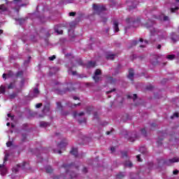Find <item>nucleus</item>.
I'll use <instances>...</instances> for the list:
<instances>
[{
	"instance_id": "obj_1",
	"label": "nucleus",
	"mask_w": 179,
	"mask_h": 179,
	"mask_svg": "<svg viewBox=\"0 0 179 179\" xmlns=\"http://www.w3.org/2000/svg\"><path fill=\"white\" fill-rule=\"evenodd\" d=\"M126 23L128 24V27H125V30H128L129 27H138L141 23V18L127 17L126 18Z\"/></svg>"
},
{
	"instance_id": "obj_2",
	"label": "nucleus",
	"mask_w": 179,
	"mask_h": 179,
	"mask_svg": "<svg viewBox=\"0 0 179 179\" xmlns=\"http://www.w3.org/2000/svg\"><path fill=\"white\" fill-rule=\"evenodd\" d=\"M62 167L66 169V174L70 176V178H75L78 175L76 173L72 171L73 170V166H72V164H64Z\"/></svg>"
},
{
	"instance_id": "obj_3",
	"label": "nucleus",
	"mask_w": 179,
	"mask_h": 179,
	"mask_svg": "<svg viewBox=\"0 0 179 179\" xmlns=\"http://www.w3.org/2000/svg\"><path fill=\"white\" fill-rule=\"evenodd\" d=\"M9 158V155L8 154H6L3 158V164H0V173L1 176H6L8 169H6V167H5V163H6V162H8V159Z\"/></svg>"
},
{
	"instance_id": "obj_4",
	"label": "nucleus",
	"mask_w": 179,
	"mask_h": 179,
	"mask_svg": "<svg viewBox=\"0 0 179 179\" xmlns=\"http://www.w3.org/2000/svg\"><path fill=\"white\" fill-rule=\"evenodd\" d=\"M93 9L96 15H101V12H104V10H106V6L93 4Z\"/></svg>"
},
{
	"instance_id": "obj_5",
	"label": "nucleus",
	"mask_w": 179,
	"mask_h": 179,
	"mask_svg": "<svg viewBox=\"0 0 179 179\" xmlns=\"http://www.w3.org/2000/svg\"><path fill=\"white\" fill-rule=\"evenodd\" d=\"M179 159L177 157H174L172 159H166L164 161V164H166V166H171L173 163H178Z\"/></svg>"
},
{
	"instance_id": "obj_6",
	"label": "nucleus",
	"mask_w": 179,
	"mask_h": 179,
	"mask_svg": "<svg viewBox=\"0 0 179 179\" xmlns=\"http://www.w3.org/2000/svg\"><path fill=\"white\" fill-rule=\"evenodd\" d=\"M75 90V88L73 87V84L71 83L67 84V88L64 91H60L59 92V94H64L65 92H73Z\"/></svg>"
},
{
	"instance_id": "obj_7",
	"label": "nucleus",
	"mask_w": 179,
	"mask_h": 179,
	"mask_svg": "<svg viewBox=\"0 0 179 179\" xmlns=\"http://www.w3.org/2000/svg\"><path fill=\"white\" fill-rule=\"evenodd\" d=\"M127 135L129 136V138H128V141H129V142H135V139L138 138V134H136V131L129 133Z\"/></svg>"
},
{
	"instance_id": "obj_8",
	"label": "nucleus",
	"mask_w": 179,
	"mask_h": 179,
	"mask_svg": "<svg viewBox=\"0 0 179 179\" xmlns=\"http://www.w3.org/2000/svg\"><path fill=\"white\" fill-rule=\"evenodd\" d=\"M17 2H22V0H13L12 3H14V5L15 6V7L13 8V9L14 10H15V12H17V13H19L20 10V6H19V5H17Z\"/></svg>"
},
{
	"instance_id": "obj_9",
	"label": "nucleus",
	"mask_w": 179,
	"mask_h": 179,
	"mask_svg": "<svg viewBox=\"0 0 179 179\" xmlns=\"http://www.w3.org/2000/svg\"><path fill=\"white\" fill-rule=\"evenodd\" d=\"M171 40H172L173 43H177L179 41V34H177L176 32H173L171 34Z\"/></svg>"
},
{
	"instance_id": "obj_10",
	"label": "nucleus",
	"mask_w": 179,
	"mask_h": 179,
	"mask_svg": "<svg viewBox=\"0 0 179 179\" xmlns=\"http://www.w3.org/2000/svg\"><path fill=\"white\" fill-rule=\"evenodd\" d=\"M134 75H135V73H134L133 69H130L129 70V75L127 76L128 78L130 79V80H134Z\"/></svg>"
},
{
	"instance_id": "obj_11",
	"label": "nucleus",
	"mask_w": 179,
	"mask_h": 179,
	"mask_svg": "<svg viewBox=\"0 0 179 179\" xmlns=\"http://www.w3.org/2000/svg\"><path fill=\"white\" fill-rule=\"evenodd\" d=\"M146 27L147 29H150L151 36H156V34H157V31H156V29H155L154 27L148 26H146Z\"/></svg>"
},
{
	"instance_id": "obj_12",
	"label": "nucleus",
	"mask_w": 179,
	"mask_h": 179,
	"mask_svg": "<svg viewBox=\"0 0 179 179\" xmlns=\"http://www.w3.org/2000/svg\"><path fill=\"white\" fill-rule=\"evenodd\" d=\"M86 66L88 69H90V68H94V66H96V62L90 61L86 64Z\"/></svg>"
},
{
	"instance_id": "obj_13",
	"label": "nucleus",
	"mask_w": 179,
	"mask_h": 179,
	"mask_svg": "<svg viewBox=\"0 0 179 179\" xmlns=\"http://www.w3.org/2000/svg\"><path fill=\"white\" fill-rule=\"evenodd\" d=\"M113 29H114L115 33H118V31H120V28L118 27V22L116 20L113 21Z\"/></svg>"
},
{
	"instance_id": "obj_14",
	"label": "nucleus",
	"mask_w": 179,
	"mask_h": 179,
	"mask_svg": "<svg viewBox=\"0 0 179 179\" xmlns=\"http://www.w3.org/2000/svg\"><path fill=\"white\" fill-rule=\"evenodd\" d=\"M68 143L66 142L62 141L60 142V143L58 144V148L59 149L65 150V148L66 147Z\"/></svg>"
},
{
	"instance_id": "obj_15",
	"label": "nucleus",
	"mask_w": 179,
	"mask_h": 179,
	"mask_svg": "<svg viewBox=\"0 0 179 179\" xmlns=\"http://www.w3.org/2000/svg\"><path fill=\"white\" fill-rule=\"evenodd\" d=\"M70 153L71 155H73L74 157H78V148H72Z\"/></svg>"
},
{
	"instance_id": "obj_16",
	"label": "nucleus",
	"mask_w": 179,
	"mask_h": 179,
	"mask_svg": "<svg viewBox=\"0 0 179 179\" xmlns=\"http://www.w3.org/2000/svg\"><path fill=\"white\" fill-rule=\"evenodd\" d=\"M26 166H29V163L27 162H23L22 164H17V167L21 168L22 170L26 169Z\"/></svg>"
},
{
	"instance_id": "obj_17",
	"label": "nucleus",
	"mask_w": 179,
	"mask_h": 179,
	"mask_svg": "<svg viewBox=\"0 0 179 179\" xmlns=\"http://www.w3.org/2000/svg\"><path fill=\"white\" fill-rule=\"evenodd\" d=\"M116 55H115V54H108V55H106V59H111L112 61H114Z\"/></svg>"
},
{
	"instance_id": "obj_18",
	"label": "nucleus",
	"mask_w": 179,
	"mask_h": 179,
	"mask_svg": "<svg viewBox=\"0 0 179 179\" xmlns=\"http://www.w3.org/2000/svg\"><path fill=\"white\" fill-rule=\"evenodd\" d=\"M124 167H129V169H131V167H132L134 166V164H132V162H131V161L128 160V161L124 162Z\"/></svg>"
},
{
	"instance_id": "obj_19",
	"label": "nucleus",
	"mask_w": 179,
	"mask_h": 179,
	"mask_svg": "<svg viewBox=\"0 0 179 179\" xmlns=\"http://www.w3.org/2000/svg\"><path fill=\"white\" fill-rule=\"evenodd\" d=\"M15 87H16V80H14L13 82H11L9 83V85L8 86V89H9V90L15 89Z\"/></svg>"
},
{
	"instance_id": "obj_20",
	"label": "nucleus",
	"mask_w": 179,
	"mask_h": 179,
	"mask_svg": "<svg viewBox=\"0 0 179 179\" xmlns=\"http://www.w3.org/2000/svg\"><path fill=\"white\" fill-rule=\"evenodd\" d=\"M8 10V8H6V6L5 4L0 5V13H2V12H6Z\"/></svg>"
},
{
	"instance_id": "obj_21",
	"label": "nucleus",
	"mask_w": 179,
	"mask_h": 179,
	"mask_svg": "<svg viewBox=\"0 0 179 179\" xmlns=\"http://www.w3.org/2000/svg\"><path fill=\"white\" fill-rule=\"evenodd\" d=\"M139 152H141V153H142L143 155L148 154V151L146 150V148H145V147H141L139 148Z\"/></svg>"
},
{
	"instance_id": "obj_22",
	"label": "nucleus",
	"mask_w": 179,
	"mask_h": 179,
	"mask_svg": "<svg viewBox=\"0 0 179 179\" xmlns=\"http://www.w3.org/2000/svg\"><path fill=\"white\" fill-rule=\"evenodd\" d=\"M164 138L163 137H159L158 138V141H157V143L158 145V146H162V145H163V140Z\"/></svg>"
},
{
	"instance_id": "obj_23",
	"label": "nucleus",
	"mask_w": 179,
	"mask_h": 179,
	"mask_svg": "<svg viewBox=\"0 0 179 179\" xmlns=\"http://www.w3.org/2000/svg\"><path fill=\"white\" fill-rule=\"evenodd\" d=\"M23 71H19L15 73V78H21L23 76Z\"/></svg>"
},
{
	"instance_id": "obj_24",
	"label": "nucleus",
	"mask_w": 179,
	"mask_h": 179,
	"mask_svg": "<svg viewBox=\"0 0 179 179\" xmlns=\"http://www.w3.org/2000/svg\"><path fill=\"white\" fill-rule=\"evenodd\" d=\"M54 170L52 169V167H51L50 166H48L45 167V171L46 173H52Z\"/></svg>"
},
{
	"instance_id": "obj_25",
	"label": "nucleus",
	"mask_w": 179,
	"mask_h": 179,
	"mask_svg": "<svg viewBox=\"0 0 179 179\" xmlns=\"http://www.w3.org/2000/svg\"><path fill=\"white\" fill-rule=\"evenodd\" d=\"M116 80H115V79L113 78V77H108V82L109 83H111V84L115 83Z\"/></svg>"
},
{
	"instance_id": "obj_26",
	"label": "nucleus",
	"mask_w": 179,
	"mask_h": 179,
	"mask_svg": "<svg viewBox=\"0 0 179 179\" xmlns=\"http://www.w3.org/2000/svg\"><path fill=\"white\" fill-rule=\"evenodd\" d=\"M15 20L17 22H20V24H22V23H24V22H26V19L24 18H15Z\"/></svg>"
},
{
	"instance_id": "obj_27",
	"label": "nucleus",
	"mask_w": 179,
	"mask_h": 179,
	"mask_svg": "<svg viewBox=\"0 0 179 179\" xmlns=\"http://www.w3.org/2000/svg\"><path fill=\"white\" fill-rule=\"evenodd\" d=\"M124 176H125L124 175V173L122 172H120L117 175H116V178L121 179V178H124Z\"/></svg>"
},
{
	"instance_id": "obj_28",
	"label": "nucleus",
	"mask_w": 179,
	"mask_h": 179,
	"mask_svg": "<svg viewBox=\"0 0 179 179\" xmlns=\"http://www.w3.org/2000/svg\"><path fill=\"white\" fill-rule=\"evenodd\" d=\"M48 125H49L48 122H41V123H40V127H43V128H47V127H48Z\"/></svg>"
},
{
	"instance_id": "obj_29",
	"label": "nucleus",
	"mask_w": 179,
	"mask_h": 179,
	"mask_svg": "<svg viewBox=\"0 0 179 179\" xmlns=\"http://www.w3.org/2000/svg\"><path fill=\"white\" fill-rule=\"evenodd\" d=\"M57 107L58 110H59L60 111H62L63 106L61 102H57Z\"/></svg>"
},
{
	"instance_id": "obj_30",
	"label": "nucleus",
	"mask_w": 179,
	"mask_h": 179,
	"mask_svg": "<svg viewBox=\"0 0 179 179\" xmlns=\"http://www.w3.org/2000/svg\"><path fill=\"white\" fill-rule=\"evenodd\" d=\"M5 87L3 85H1L0 87V94H5Z\"/></svg>"
},
{
	"instance_id": "obj_31",
	"label": "nucleus",
	"mask_w": 179,
	"mask_h": 179,
	"mask_svg": "<svg viewBox=\"0 0 179 179\" xmlns=\"http://www.w3.org/2000/svg\"><path fill=\"white\" fill-rule=\"evenodd\" d=\"M167 59H170V61H173V59H174V58H176V55H169L166 57Z\"/></svg>"
},
{
	"instance_id": "obj_32",
	"label": "nucleus",
	"mask_w": 179,
	"mask_h": 179,
	"mask_svg": "<svg viewBox=\"0 0 179 179\" xmlns=\"http://www.w3.org/2000/svg\"><path fill=\"white\" fill-rule=\"evenodd\" d=\"M121 154L122 159H124V157H127V159H128V152L127 151L122 152Z\"/></svg>"
},
{
	"instance_id": "obj_33",
	"label": "nucleus",
	"mask_w": 179,
	"mask_h": 179,
	"mask_svg": "<svg viewBox=\"0 0 179 179\" xmlns=\"http://www.w3.org/2000/svg\"><path fill=\"white\" fill-rule=\"evenodd\" d=\"M17 96V94H16V93H13L9 95V99H10V100H13V99H15Z\"/></svg>"
},
{
	"instance_id": "obj_34",
	"label": "nucleus",
	"mask_w": 179,
	"mask_h": 179,
	"mask_svg": "<svg viewBox=\"0 0 179 179\" xmlns=\"http://www.w3.org/2000/svg\"><path fill=\"white\" fill-rule=\"evenodd\" d=\"M93 79L96 82V83H97V82H99V80H100V77H99V76L94 75L93 76Z\"/></svg>"
},
{
	"instance_id": "obj_35",
	"label": "nucleus",
	"mask_w": 179,
	"mask_h": 179,
	"mask_svg": "<svg viewBox=\"0 0 179 179\" xmlns=\"http://www.w3.org/2000/svg\"><path fill=\"white\" fill-rule=\"evenodd\" d=\"M94 75L98 76H99V75H101V70L97 69L94 72Z\"/></svg>"
},
{
	"instance_id": "obj_36",
	"label": "nucleus",
	"mask_w": 179,
	"mask_h": 179,
	"mask_svg": "<svg viewBox=\"0 0 179 179\" xmlns=\"http://www.w3.org/2000/svg\"><path fill=\"white\" fill-rule=\"evenodd\" d=\"M15 74L13 73V71H9L8 73H7V76H8V78H13V76Z\"/></svg>"
},
{
	"instance_id": "obj_37",
	"label": "nucleus",
	"mask_w": 179,
	"mask_h": 179,
	"mask_svg": "<svg viewBox=\"0 0 179 179\" xmlns=\"http://www.w3.org/2000/svg\"><path fill=\"white\" fill-rule=\"evenodd\" d=\"M22 142H25V141H26V139H27V135L25 134H22Z\"/></svg>"
},
{
	"instance_id": "obj_38",
	"label": "nucleus",
	"mask_w": 179,
	"mask_h": 179,
	"mask_svg": "<svg viewBox=\"0 0 179 179\" xmlns=\"http://www.w3.org/2000/svg\"><path fill=\"white\" fill-rule=\"evenodd\" d=\"M174 117H176V118H178V117H179L178 113H173V115L172 116H171V120H173Z\"/></svg>"
},
{
	"instance_id": "obj_39",
	"label": "nucleus",
	"mask_w": 179,
	"mask_h": 179,
	"mask_svg": "<svg viewBox=\"0 0 179 179\" xmlns=\"http://www.w3.org/2000/svg\"><path fill=\"white\" fill-rule=\"evenodd\" d=\"M40 91L38 90V88L36 87L34 89V94H39Z\"/></svg>"
},
{
	"instance_id": "obj_40",
	"label": "nucleus",
	"mask_w": 179,
	"mask_h": 179,
	"mask_svg": "<svg viewBox=\"0 0 179 179\" xmlns=\"http://www.w3.org/2000/svg\"><path fill=\"white\" fill-rule=\"evenodd\" d=\"M178 9H179V7L171 8V12L172 13H174V12H176V10H178Z\"/></svg>"
},
{
	"instance_id": "obj_41",
	"label": "nucleus",
	"mask_w": 179,
	"mask_h": 179,
	"mask_svg": "<svg viewBox=\"0 0 179 179\" xmlns=\"http://www.w3.org/2000/svg\"><path fill=\"white\" fill-rule=\"evenodd\" d=\"M141 132L142 135H143V136H146V129H141Z\"/></svg>"
},
{
	"instance_id": "obj_42",
	"label": "nucleus",
	"mask_w": 179,
	"mask_h": 179,
	"mask_svg": "<svg viewBox=\"0 0 179 179\" xmlns=\"http://www.w3.org/2000/svg\"><path fill=\"white\" fill-rule=\"evenodd\" d=\"M78 65H80V66H83L85 64H83V61H82V59H78L77 61Z\"/></svg>"
},
{
	"instance_id": "obj_43",
	"label": "nucleus",
	"mask_w": 179,
	"mask_h": 179,
	"mask_svg": "<svg viewBox=\"0 0 179 179\" xmlns=\"http://www.w3.org/2000/svg\"><path fill=\"white\" fill-rule=\"evenodd\" d=\"M24 86V78H22L20 81V87H23Z\"/></svg>"
},
{
	"instance_id": "obj_44",
	"label": "nucleus",
	"mask_w": 179,
	"mask_h": 179,
	"mask_svg": "<svg viewBox=\"0 0 179 179\" xmlns=\"http://www.w3.org/2000/svg\"><path fill=\"white\" fill-rule=\"evenodd\" d=\"M51 71H54L55 73H57V72H58L59 71V69H58V67H53Z\"/></svg>"
},
{
	"instance_id": "obj_45",
	"label": "nucleus",
	"mask_w": 179,
	"mask_h": 179,
	"mask_svg": "<svg viewBox=\"0 0 179 179\" xmlns=\"http://www.w3.org/2000/svg\"><path fill=\"white\" fill-rule=\"evenodd\" d=\"M78 122H79V124H83V122L86 123V118H84L83 120H78Z\"/></svg>"
},
{
	"instance_id": "obj_46",
	"label": "nucleus",
	"mask_w": 179,
	"mask_h": 179,
	"mask_svg": "<svg viewBox=\"0 0 179 179\" xmlns=\"http://www.w3.org/2000/svg\"><path fill=\"white\" fill-rule=\"evenodd\" d=\"M153 86L152 85H148L146 87L147 90H153Z\"/></svg>"
},
{
	"instance_id": "obj_47",
	"label": "nucleus",
	"mask_w": 179,
	"mask_h": 179,
	"mask_svg": "<svg viewBox=\"0 0 179 179\" xmlns=\"http://www.w3.org/2000/svg\"><path fill=\"white\" fill-rule=\"evenodd\" d=\"M57 57L55 55H52V57H49V60L54 61V59H55Z\"/></svg>"
},
{
	"instance_id": "obj_48",
	"label": "nucleus",
	"mask_w": 179,
	"mask_h": 179,
	"mask_svg": "<svg viewBox=\"0 0 179 179\" xmlns=\"http://www.w3.org/2000/svg\"><path fill=\"white\" fill-rule=\"evenodd\" d=\"M55 31H56V33H57V34H64L63 30L59 31L58 29H56Z\"/></svg>"
},
{
	"instance_id": "obj_49",
	"label": "nucleus",
	"mask_w": 179,
	"mask_h": 179,
	"mask_svg": "<svg viewBox=\"0 0 179 179\" xmlns=\"http://www.w3.org/2000/svg\"><path fill=\"white\" fill-rule=\"evenodd\" d=\"M12 141H8V142H7L6 143V146L8 147V148H10V146H12Z\"/></svg>"
},
{
	"instance_id": "obj_50",
	"label": "nucleus",
	"mask_w": 179,
	"mask_h": 179,
	"mask_svg": "<svg viewBox=\"0 0 179 179\" xmlns=\"http://www.w3.org/2000/svg\"><path fill=\"white\" fill-rule=\"evenodd\" d=\"M27 5H29V2H27V3H22L20 5H18V6H20V8H22L23 6H27Z\"/></svg>"
},
{
	"instance_id": "obj_51",
	"label": "nucleus",
	"mask_w": 179,
	"mask_h": 179,
	"mask_svg": "<svg viewBox=\"0 0 179 179\" xmlns=\"http://www.w3.org/2000/svg\"><path fill=\"white\" fill-rule=\"evenodd\" d=\"M163 20H164V22H167L169 20V16L164 15Z\"/></svg>"
},
{
	"instance_id": "obj_52",
	"label": "nucleus",
	"mask_w": 179,
	"mask_h": 179,
	"mask_svg": "<svg viewBox=\"0 0 179 179\" xmlns=\"http://www.w3.org/2000/svg\"><path fill=\"white\" fill-rule=\"evenodd\" d=\"M43 106V103H37L36 105V108H40V107Z\"/></svg>"
},
{
	"instance_id": "obj_53",
	"label": "nucleus",
	"mask_w": 179,
	"mask_h": 179,
	"mask_svg": "<svg viewBox=\"0 0 179 179\" xmlns=\"http://www.w3.org/2000/svg\"><path fill=\"white\" fill-rule=\"evenodd\" d=\"M178 173H179V171L177 170V169H176V170H174V171H173V174L174 176H177V175L178 174Z\"/></svg>"
},
{
	"instance_id": "obj_54",
	"label": "nucleus",
	"mask_w": 179,
	"mask_h": 179,
	"mask_svg": "<svg viewBox=\"0 0 179 179\" xmlns=\"http://www.w3.org/2000/svg\"><path fill=\"white\" fill-rule=\"evenodd\" d=\"M113 92H115V88H113L112 90L106 92V94H110V93H113Z\"/></svg>"
},
{
	"instance_id": "obj_55",
	"label": "nucleus",
	"mask_w": 179,
	"mask_h": 179,
	"mask_svg": "<svg viewBox=\"0 0 179 179\" xmlns=\"http://www.w3.org/2000/svg\"><path fill=\"white\" fill-rule=\"evenodd\" d=\"M136 159H137L138 162H142V159H141V155H138L136 156Z\"/></svg>"
},
{
	"instance_id": "obj_56",
	"label": "nucleus",
	"mask_w": 179,
	"mask_h": 179,
	"mask_svg": "<svg viewBox=\"0 0 179 179\" xmlns=\"http://www.w3.org/2000/svg\"><path fill=\"white\" fill-rule=\"evenodd\" d=\"M53 152H54V153H59V155H61L62 153V151H61V150H57V151L54 150Z\"/></svg>"
},
{
	"instance_id": "obj_57",
	"label": "nucleus",
	"mask_w": 179,
	"mask_h": 179,
	"mask_svg": "<svg viewBox=\"0 0 179 179\" xmlns=\"http://www.w3.org/2000/svg\"><path fill=\"white\" fill-rule=\"evenodd\" d=\"M69 16H76V13L75 12H71L69 13Z\"/></svg>"
},
{
	"instance_id": "obj_58",
	"label": "nucleus",
	"mask_w": 179,
	"mask_h": 179,
	"mask_svg": "<svg viewBox=\"0 0 179 179\" xmlns=\"http://www.w3.org/2000/svg\"><path fill=\"white\" fill-rule=\"evenodd\" d=\"M136 99H138V95L136 94H133V100L135 101V100H136Z\"/></svg>"
},
{
	"instance_id": "obj_59",
	"label": "nucleus",
	"mask_w": 179,
	"mask_h": 179,
	"mask_svg": "<svg viewBox=\"0 0 179 179\" xmlns=\"http://www.w3.org/2000/svg\"><path fill=\"white\" fill-rule=\"evenodd\" d=\"M156 127H157V124H156V123H152V124H151V127H152L151 129H153V128H156Z\"/></svg>"
},
{
	"instance_id": "obj_60",
	"label": "nucleus",
	"mask_w": 179,
	"mask_h": 179,
	"mask_svg": "<svg viewBox=\"0 0 179 179\" xmlns=\"http://www.w3.org/2000/svg\"><path fill=\"white\" fill-rule=\"evenodd\" d=\"M138 43H139L138 41H132V45H136V44H138Z\"/></svg>"
},
{
	"instance_id": "obj_61",
	"label": "nucleus",
	"mask_w": 179,
	"mask_h": 179,
	"mask_svg": "<svg viewBox=\"0 0 179 179\" xmlns=\"http://www.w3.org/2000/svg\"><path fill=\"white\" fill-rule=\"evenodd\" d=\"M83 173H87V168L84 167V168L83 169Z\"/></svg>"
},
{
	"instance_id": "obj_62",
	"label": "nucleus",
	"mask_w": 179,
	"mask_h": 179,
	"mask_svg": "<svg viewBox=\"0 0 179 179\" xmlns=\"http://www.w3.org/2000/svg\"><path fill=\"white\" fill-rule=\"evenodd\" d=\"M7 117H8V118H11V120H13V116H12L10 113H8Z\"/></svg>"
},
{
	"instance_id": "obj_63",
	"label": "nucleus",
	"mask_w": 179,
	"mask_h": 179,
	"mask_svg": "<svg viewBox=\"0 0 179 179\" xmlns=\"http://www.w3.org/2000/svg\"><path fill=\"white\" fill-rule=\"evenodd\" d=\"M79 117H82V115H85V112H80V113L78 114Z\"/></svg>"
},
{
	"instance_id": "obj_64",
	"label": "nucleus",
	"mask_w": 179,
	"mask_h": 179,
	"mask_svg": "<svg viewBox=\"0 0 179 179\" xmlns=\"http://www.w3.org/2000/svg\"><path fill=\"white\" fill-rule=\"evenodd\" d=\"M107 20H108V19L106 17L102 18L103 23H106Z\"/></svg>"
}]
</instances>
